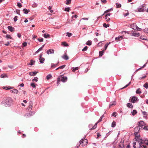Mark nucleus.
Instances as JSON below:
<instances>
[{
	"label": "nucleus",
	"instance_id": "nucleus-1",
	"mask_svg": "<svg viewBox=\"0 0 148 148\" xmlns=\"http://www.w3.org/2000/svg\"><path fill=\"white\" fill-rule=\"evenodd\" d=\"M13 100L12 99L9 97L4 100L1 103V104L5 106H10L12 103Z\"/></svg>",
	"mask_w": 148,
	"mask_h": 148
},
{
	"label": "nucleus",
	"instance_id": "nucleus-2",
	"mask_svg": "<svg viewBox=\"0 0 148 148\" xmlns=\"http://www.w3.org/2000/svg\"><path fill=\"white\" fill-rule=\"evenodd\" d=\"M140 127L138 126H136V127H135L134 130V134L135 136V139L136 140L137 139L136 138H142L141 137H140V135H138V133L140 129Z\"/></svg>",
	"mask_w": 148,
	"mask_h": 148
},
{
	"label": "nucleus",
	"instance_id": "nucleus-3",
	"mask_svg": "<svg viewBox=\"0 0 148 148\" xmlns=\"http://www.w3.org/2000/svg\"><path fill=\"white\" fill-rule=\"evenodd\" d=\"M136 139H137L136 140V141L138 143L139 147L140 148H147V146L144 145V144H145V143H140L139 141V140H145V139H143L142 138H137Z\"/></svg>",
	"mask_w": 148,
	"mask_h": 148
},
{
	"label": "nucleus",
	"instance_id": "nucleus-4",
	"mask_svg": "<svg viewBox=\"0 0 148 148\" xmlns=\"http://www.w3.org/2000/svg\"><path fill=\"white\" fill-rule=\"evenodd\" d=\"M85 137L86 136L84 137V138L82 139L79 141L80 145L82 143V146H84L86 145L88 143L87 140L86 139H84Z\"/></svg>",
	"mask_w": 148,
	"mask_h": 148
},
{
	"label": "nucleus",
	"instance_id": "nucleus-5",
	"mask_svg": "<svg viewBox=\"0 0 148 148\" xmlns=\"http://www.w3.org/2000/svg\"><path fill=\"white\" fill-rule=\"evenodd\" d=\"M130 100L132 103H135L137 101L138 102V99L137 97L135 96H133L130 97Z\"/></svg>",
	"mask_w": 148,
	"mask_h": 148
},
{
	"label": "nucleus",
	"instance_id": "nucleus-6",
	"mask_svg": "<svg viewBox=\"0 0 148 148\" xmlns=\"http://www.w3.org/2000/svg\"><path fill=\"white\" fill-rule=\"evenodd\" d=\"M137 125L139 127L143 128V126L144 125V123L143 121H141L138 123Z\"/></svg>",
	"mask_w": 148,
	"mask_h": 148
},
{
	"label": "nucleus",
	"instance_id": "nucleus-7",
	"mask_svg": "<svg viewBox=\"0 0 148 148\" xmlns=\"http://www.w3.org/2000/svg\"><path fill=\"white\" fill-rule=\"evenodd\" d=\"M130 27L134 30H136L137 26L135 23H133L130 25Z\"/></svg>",
	"mask_w": 148,
	"mask_h": 148
},
{
	"label": "nucleus",
	"instance_id": "nucleus-8",
	"mask_svg": "<svg viewBox=\"0 0 148 148\" xmlns=\"http://www.w3.org/2000/svg\"><path fill=\"white\" fill-rule=\"evenodd\" d=\"M67 79V78L66 77L63 76L61 77V78H60V81H62L63 82H66Z\"/></svg>",
	"mask_w": 148,
	"mask_h": 148
},
{
	"label": "nucleus",
	"instance_id": "nucleus-9",
	"mask_svg": "<svg viewBox=\"0 0 148 148\" xmlns=\"http://www.w3.org/2000/svg\"><path fill=\"white\" fill-rule=\"evenodd\" d=\"M54 51L53 49H50L47 51V53L48 55H49L50 54L54 53Z\"/></svg>",
	"mask_w": 148,
	"mask_h": 148
},
{
	"label": "nucleus",
	"instance_id": "nucleus-10",
	"mask_svg": "<svg viewBox=\"0 0 148 148\" xmlns=\"http://www.w3.org/2000/svg\"><path fill=\"white\" fill-rule=\"evenodd\" d=\"M110 13H107L105 16V19L106 20V21L107 22H109V21L110 20V18H108V19H107L108 16H110Z\"/></svg>",
	"mask_w": 148,
	"mask_h": 148
},
{
	"label": "nucleus",
	"instance_id": "nucleus-11",
	"mask_svg": "<svg viewBox=\"0 0 148 148\" xmlns=\"http://www.w3.org/2000/svg\"><path fill=\"white\" fill-rule=\"evenodd\" d=\"M139 141L142 143H145V145H148V140L147 139H145V140H139Z\"/></svg>",
	"mask_w": 148,
	"mask_h": 148
},
{
	"label": "nucleus",
	"instance_id": "nucleus-12",
	"mask_svg": "<svg viewBox=\"0 0 148 148\" xmlns=\"http://www.w3.org/2000/svg\"><path fill=\"white\" fill-rule=\"evenodd\" d=\"M123 39V36H119L117 37H116L115 38V40H116L117 41H118L120 40L121 39Z\"/></svg>",
	"mask_w": 148,
	"mask_h": 148
},
{
	"label": "nucleus",
	"instance_id": "nucleus-13",
	"mask_svg": "<svg viewBox=\"0 0 148 148\" xmlns=\"http://www.w3.org/2000/svg\"><path fill=\"white\" fill-rule=\"evenodd\" d=\"M29 106H28L27 108V109L29 110V109H32V105L33 103L31 101H30L29 103Z\"/></svg>",
	"mask_w": 148,
	"mask_h": 148
},
{
	"label": "nucleus",
	"instance_id": "nucleus-14",
	"mask_svg": "<svg viewBox=\"0 0 148 148\" xmlns=\"http://www.w3.org/2000/svg\"><path fill=\"white\" fill-rule=\"evenodd\" d=\"M8 30L11 32H14V28L12 27L8 26Z\"/></svg>",
	"mask_w": 148,
	"mask_h": 148
},
{
	"label": "nucleus",
	"instance_id": "nucleus-15",
	"mask_svg": "<svg viewBox=\"0 0 148 148\" xmlns=\"http://www.w3.org/2000/svg\"><path fill=\"white\" fill-rule=\"evenodd\" d=\"M62 58L64 59L67 60L69 59L68 56L66 54H64L62 56Z\"/></svg>",
	"mask_w": 148,
	"mask_h": 148
},
{
	"label": "nucleus",
	"instance_id": "nucleus-16",
	"mask_svg": "<svg viewBox=\"0 0 148 148\" xmlns=\"http://www.w3.org/2000/svg\"><path fill=\"white\" fill-rule=\"evenodd\" d=\"M138 11V12H143L144 9L142 8L141 6H140L138 9H137Z\"/></svg>",
	"mask_w": 148,
	"mask_h": 148
},
{
	"label": "nucleus",
	"instance_id": "nucleus-17",
	"mask_svg": "<svg viewBox=\"0 0 148 148\" xmlns=\"http://www.w3.org/2000/svg\"><path fill=\"white\" fill-rule=\"evenodd\" d=\"M140 35V34L138 33H133L132 34V36H134L135 37H138Z\"/></svg>",
	"mask_w": 148,
	"mask_h": 148
},
{
	"label": "nucleus",
	"instance_id": "nucleus-18",
	"mask_svg": "<svg viewBox=\"0 0 148 148\" xmlns=\"http://www.w3.org/2000/svg\"><path fill=\"white\" fill-rule=\"evenodd\" d=\"M38 72H31L29 73V74L31 76H34Z\"/></svg>",
	"mask_w": 148,
	"mask_h": 148
},
{
	"label": "nucleus",
	"instance_id": "nucleus-19",
	"mask_svg": "<svg viewBox=\"0 0 148 148\" xmlns=\"http://www.w3.org/2000/svg\"><path fill=\"white\" fill-rule=\"evenodd\" d=\"M23 11L24 13L25 14H27L29 12H30L29 10H27L25 8H24L23 9Z\"/></svg>",
	"mask_w": 148,
	"mask_h": 148
},
{
	"label": "nucleus",
	"instance_id": "nucleus-20",
	"mask_svg": "<svg viewBox=\"0 0 148 148\" xmlns=\"http://www.w3.org/2000/svg\"><path fill=\"white\" fill-rule=\"evenodd\" d=\"M59 63V62L58 61V63L56 64H54L53 63H52L51 64V68H54L56 66L58 65V64Z\"/></svg>",
	"mask_w": 148,
	"mask_h": 148
},
{
	"label": "nucleus",
	"instance_id": "nucleus-21",
	"mask_svg": "<svg viewBox=\"0 0 148 148\" xmlns=\"http://www.w3.org/2000/svg\"><path fill=\"white\" fill-rule=\"evenodd\" d=\"M44 37L45 38H50V36L49 34H48L47 33H45L44 34Z\"/></svg>",
	"mask_w": 148,
	"mask_h": 148
},
{
	"label": "nucleus",
	"instance_id": "nucleus-22",
	"mask_svg": "<svg viewBox=\"0 0 148 148\" xmlns=\"http://www.w3.org/2000/svg\"><path fill=\"white\" fill-rule=\"evenodd\" d=\"M116 104V102L115 101H113V102H110L109 105V108H110L111 106L113 105H115Z\"/></svg>",
	"mask_w": 148,
	"mask_h": 148
},
{
	"label": "nucleus",
	"instance_id": "nucleus-23",
	"mask_svg": "<svg viewBox=\"0 0 148 148\" xmlns=\"http://www.w3.org/2000/svg\"><path fill=\"white\" fill-rule=\"evenodd\" d=\"M30 63L29 64H28V65H30L31 66L33 65L34 64L35 62V61H34L32 60H30Z\"/></svg>",
	"mask_w": 148,
	"mask_h": 148
},
{
	"label": "nucleus",
	"instance_id": "nucleus-24",
	"mask_svg": "<svg viewBox=\"0 0 148 148\" xmlns=\"http://www.w3.org/2000/svg\"><path fill=\"white\" fill-rule=\"evenodd\" d=\"M127 107L131 108H133L132 105L130 103H127Z\"/></svg>",
	"mask_w": 148,
	"mask_h": 148
},
{
	"label": "nucleus",
	"instance_id": "nucleus-25",
	"mask_svg": "<svg viewBox=\"0 0 148 148\" xmlns=\"http://www.w3.org/2000/svg\"><path fill=\"white\" fill-rule=\"evenodd\" d=\"M92 43V42L90 40H88V41L86 43V44L88 45H91Z\"/></svg>",
	"mask_w": 148,
	"mask_h": 148
},
{
	"label": "nucleus",
	"instance_id": "nucleus-26",
	"mask_svg": "<svg viewBox=\"0 0 148 148\" xmlns=\"http://www.w3.org/2000/svg\"><path fill=\"white\" fill-rule=\"evenodd\" d=\"M104 116V114H103V115H102L100 117L99 119V120L97 122V123H99L101 121H102V119L103 118Z\"/></svg>",
	"mask_w": 148,
	"mask_h": 148
},
{
	"label": "nucleus",
	"instance_id": "nucleus-27",
	"mask_svg": "<svg viewBox=\"0 0 148 148\" xmlns=\"http://www.w3.org/2000/svg\"><path fill=\"white\" fill-rule=\"evenodd\" d=\"M116 8H119L121 7V4L118 3H116Z\"/></svg>",
	"mask_w": 148,
	"mask_h": 148
},
{
	"label": "nucleus",
	"instance_id": "nucleus-28",
	"mask_svg": "<svg viewBox=\"0 0 148 148\" xmlns=\"http://www.w3.org/2000/svg\"><path fill=\"white\" fill-rule=\"evenodd\" d=\"M45 59L44 58H39V60H40V62L41 63H44V61Z\"/></svg>",
	"mask_w": 148,
	"mask_h": 148
},
{
	"label": "nucleus",
	"instance_id": "nucleus-29",
	"mask_svg": "<svg viewBox=\"0 0 148 148\" xmlns=\"http://www.w3.org/2000/svg\"><path fill=\"white\" fill-rule=\"evenodd\" d=\"M112 10H113V8H111L110 9L107 10H106V11H105L104 12V14H105L106 13L109 12L110 11H112Z\"/></svg>",
	"mask_w": 148,
	"mask_h": 148
},
{
	"label": "nucleus",
	"instance_id": "nucleus-30",
	"mask_svg": "<svg viewBox=\"0 0 148 148\" xmlns=\"http://www.w3.org/2000/svg\"><path fill=\"white\" fill-rule=\"evenodd\" d=\"M137 113V111L136 110H133V111L132 112V115L134 116L135 114Z\"/></svg>",
	"mask_w": 148,
	"mask_h": 148
},
{
	"label": "nucleus",
	"instance_id": "nucleus-31",
	"mask_svg": "<svg viewBox=\"0 0 148 148\" xmlns=\"http://www.w3.org/2000/svg\"><path fill=\"white\" fill-rule=\"evenodd\" d=\"M0 77L1 78H3L5 77H7V76L5 74L3 73L1 75Z\"/></svg>",
	"mask_w": 148,
	"mask_h": 148
},
{
	"label": "nucleus",
	"instance_id": "nucleus-32",
	"mask_svg": "<svg viewBox=\"0 0 148 148\" xmlns=\"http://www.w3.org/2000/svg\"><path fill=\"white\" fill-rule=\"evenodd\" d=\"M116 125V123L114 121H113L112 122L111 125V126L112 127H114Z\"/></svg>",
	"mask_w": 148,
	"mask_h": 148
},
{
	"label": "nucleus",
	"instance_id": "nucleus-33",
	"mask_svg": "<svg viewBox=\"0 0 148 148\" xmlns=\"http://www.w3.org/2000/svg\"><path fill=\"white\" fill-rule=\"evenodd\" d=\"M140 90V88H138L136 91V93L138 94H140L141 93V92Z\"/></svg>",
	"mask_w": 148,
	"mask_h": 148
},
{
	"label": "nucleus",
	"instance_id": "nucleus-34",
	"mask_svg": "<svg viewBox=\"0 0 148 148\" xmlns=\"http://www.w3.org/2000/svg\"><path fill=\"white\" fill-rule=\"evenodd\" d=\"M52 77V76L51 74H49L47 76V77H46L47 79V80H49V79L51 78Z\"/></svg>",
	"mask_w": 148,
	"mask_h": 148
},
{
	"label": "nucleus",
	"instance_id": "nucleus-35",
	"mask_svg": "<svg viewBox=\"0 0 148 148\" xmlns=\"http://www.w3.org/2000/svg\"><path fill=\"white\" fill-rule=\"evenodd\" d=\"M104 50H103L102 51H100L99 52V56L100 57H101L102 56L103 53H104Z\"/></svg>",
	"mask_w": 148,
	"mask_h": 148
},
{
	"label": "nucleus",
	"instance_id": "nucleus-36",
	"mask_svg": "<svg viewBox=\"0 0 148 148\" xmlns=\"http://www.w3.org/2000/svg\"><path fill=\"white\" fill-rule=\"evenodd\" d=\"M38 78L36 77H34V79H33L32 80V81L33 82H37L38 81Z\"/></svg>",
	"mask_w": 148,
	"mask_h": 148
},
{
	"label": "nucleus",
	"instance_id": "nucleus-37",
	"mask_svg": "<svg viewBox=\"0 0 148 148\" xmlns=\"http://www.w3.org/2000/svg\"><path fill=\"white\" fill-rule=\"evenodd\" d=\"M62 45H63L64 46L67 47L68 46V44L65 42H62Z\"/></svg>",
	"mask_w": 148,
	"mask_h": 148
},
{
	"label": "nucleus",
	"instance_id": "nucleus-38",
	"mask_svg": "<svg viewBox=\"0 0 148 148\" xmlns=\"http://www.w3.org/2000/svg\"><path fill=\"white\" fill-rule=\"evenodd\" d=\"M103 26L107 28L109 26V25L108 24H106V23H104L103 24Z\"/></svg>",
	"mask_w": 148,
	"mask_h": 148
},
{
	"label": "nucleus",
	"instance_id": "nucleus-39",
	"mask_svg": "<svg viewBox=\"0 0 148 148\" xmlns=\"http://www.w3.org/2000/svg\"><path fill=\"white\" fill-rule=\"evenodd\" d=\"M143 86L145 88L147 89L148 88V83L146 82L143 85Z\"/></svg>",
	"mask_w": 148,
	"mask_h": 148
},
{
	"label": "nucleus",
	"instance_id": "nucleus-40",
	"mask_svg": "<svg viewBox=\"0 0 148 148\" xmlns=\"http://www.w3.org/2000/svg\"><path fill=\"white\" fill-rule=\"evenodd\" d=\"M71 0H66V5H69L71 3Z\"/></svg>",
	"mask_w": 148,
	"mask_h": 148
},
{
	"label": "nucleus",
	"instance_id": "nucleus-41",
	"mask_svg": "<svg viewBox=\"0 0 148 148\" xmlns=\"http://www.w3.org/2000/svg\"><path fill=\"white\" fill-rule=\"evenodd\" d=\"M31 86L33 88H35L36 85L34 83H31L30 84Z\"/></svg>",
	"mask_w": 148,
	"mask_h": 148
},
{
	"label": "nucleus",
	"instance_id": "nucleus-42",
	"mask_svg": "<svg viewBox=\"0 0 148 148\" xmlns=\"http://www.w3.org/2000/svg\"><path fill=\"white\" fill-rule=\"evenodd\" d=\"M71 69L73 71H75L77 70L78 69V67L75 68L73 67Z\"/></svg>",
	"mask_w": 148,
	"mask_h": 148
},
{
	"label": "nucleus",
	"instance_id": "nucleus-43",
	"mask_svg": "<svg viewBox=\"0 0 148 148\" xmlns=\"http://www.w3.org/2000/svg\"><path fill=\"white\" fill-rule=\"evenodd\" d=\"M70 9L69 7L66 8L64 10L67 12H69Z\"/></svg>",
	"mask_w": 148,
	"mask_h": 148
},
{
	"label": "nucleus",
	"instance_id": "nucleus-44",
	"mask_svg": "<svg viewBox=\"0 0 148 148\" xmlns=\"http://www.w3.org/2000/svg\"><path fill=\"white\" fill-rule=\"evenodd\" d=\"M72 34L71 33L69 32H67L66 33V36L69 37H71L72 35Z\"/></svg>",
	"mask_w": 148,
	"mask_h": 148
},
{
	"label": "nucleus",
	"instance_id": "nucleus-45",
	"mask_svg": "<svg viewBox=\"0 0 148 148\" xmlns=\"http://www.w3.org/2000/svg\"><path fill=\"white\" fill-rule=\"evenodd\" d=\"M117 113L116 112H114L112 114V116L114 117L116 116Z\"/></svg>",
	"mask_w": 148,
	"mask_h": 148
},
{
	"label": "nucleus",
	"instance_id": "nucleus-46",
	"mask_svg": "<svg viewBox=\"0 0 148 148\" xmlns=\"http://www.w3.org/2000/svg\"><path fill=\"white\" fill-rule=\"evenodd\" d=\"M60 78L58 77L57 79V86L59 84L60 82Z\"/></svg>",
	"mask_w": 148,
	"mask_h": 148
},
{
	"label": "nucleus",
	"instance_id": "nucleus-47",
	"mask_svg": "<svg viewBox=\"0 0 148 148\" xmlns=\"http://www.w3.org/2000/svg\"><path fill=\"white\" fill-rule=\"evenodd\" d=\"M38 5L36 3H34L32 5L33 7H37Z\"/></svg>",
	"mask_w": 148,
	"mask_h": 148
},
{
	"label": "nucleus",
	"instance_id": "nucleus-48",
	"mask_svg": "<svg viewBox=\"0 0 148 148\" xmlns=\"http://www.w3.org/2000/svg\"><path fill=\"white\" fill-rule=\"evenodd\" d=\"M4 88L6 90H8L12 88H11V87H10V86H9L8 87L6 86L5 87H4Z\"/></svg>",
	"mask_w": 148,
	"mask_h": 148
},
{
	"label": "nucleus",
	"instance_id": "nucleus-49",
	"mask_svg": "<svg viewBox=\"0 0 148 148\" xmlns=\"http://www.w3.org/2000/svg\"><path fill=\"white\" fill-rule=\"evenodd\" d=\"M88 49V47L87 46H85L82 49V51H85L86 50H87V49Z\"/></svg>",
	"mask_w": 148,
	"mask_h": 148
},
{
	"label": "nucleus",
	"instance_id": "nucleus-50",
	"mask_svg": "<svg viewBox=\"0 0 148 148\" xmlns=\"http://www.w3.org/2000/svg\"><path fill=\"white\" fill-rule=\"evenodd\" d=\"M18 92V90L16 89H14V93L17 94Z\"/></svg>",
	"mask_w": 148,
	"mask_h": 148
},
{
	"label": "nucleus",
	"instance_id": "nucleus-51",
	"mask_svg": "<svg viewBox=\"0 0 148 148\" xmlns=\"http://www.w3.org/2000/svg\"><path fill=\"white\" fill-rule=\"evenodd\" d=\"M131 83V82H130L128 84H127L125 86H124L123 88L121 89H124V88H125L127 87L128 86L130 85V84Z\"/></svg>",
	"mask_w": 148,
	"mask_h": 148
},
{
	"label": "nucleus",
	"instance_id": "nucleus-52",
	"mask_svg": "<svg viewBox=\"0 0 148 148\" xmlns=\"http://www.w3.org/2000/svg\"><path fill=\"white\" fill-rule=\"evenodd\" d=\"M66 66V65H64L62 66H60V67H59V68L60 69H62L63 68H64Z\"/></svg>",
	"mask_w": 148,
	"mask_h": 148
},
{
	"label": "nucleus",
	"instance_id": "nucleus-53",
	"mask_svg": "<svg viewBox=\"0 0 148 148\" xmlns=\"http://www.w3.org/2000/svg\"><path fill=\"white\" fill-rule=\"evenodd\" d=\"M17 6L19 8H21L22 7L21 4V3L18 2L17 3Z\"/></svg>",
	"mask_w": 148,
	"mask_h": 148
},
{
	"label": "nucleus",
	"instance_id": "nucleus-54",
	"mask_svg": "<svg viewBox=\"0 0 148 148\" xmlns=\"http://www.w3.org/2000/svg\"><path fill=\"white\" fill-rule=\"evenodd\" d=\"M38 40L40 42H42L43 41V39L42 38H38Z\"/></svg>",
	"mask_w": 148,
	"mask_h": 148
},
{
	"label": "nucleus",
	"instance_id": "nucleus-55",
	"mask_svg": "<svg viewBox=\"0 0 148 148\" xmlns=\"http://www.w3.org/2000/svg\"><path fill=\"white\" fill-rule=\"evenodd\" d=\"M6 37L7 38H10V39H12V37H11L10 35H6Z\"/></svg>",
	"mask_w": 148,
	"mask_h": 148
},
{
	"label": "nucleus",
	"instance_id": "nucleus-56",
	"mask_svg": "<svg viewBox=\"0 0 148 148\" xmlns=\"http://www.w3.org/2000/svg\"><path fill=\"white\" fill-rule=\"evenodd\" d=\"M144 32L145 33H148V28H146L144 30Z\"/></svg>",
	"mask_w": 148,
	"mask_h": 148
},
{
	"label": "nucleus",
	"instance_id": "nucleus-57",
	"mask_svg": "<svg viewBox=\"0 0 148 148\" xmlns=\"http://www.w3.org/2000/svg\"><path fill=\"white\" fill-rule=\"evenodd\" d=\"M136 142H134L133 143V147L134 148H136Z\"/></svg>",
	"mask_w": 148,
	"mask_h": 148
},
{
	"label": "nucleus",
	"instance_id": "nucleus-58",
	"mask_svg": "<svg viewBox=\"0 0 148 148\" xmlns=\"http://www.w3.org/2000/svg\"><path fill=\"white\" fill-rule=\"evenodd\" d=\"M17 18H18L17 16H15L14 17V21L15 22H16V21H17Z\"/></svg>",
	"mask_w": 148,
	"mask_h": 148
},
{
	"label": "nucleus",
	"instance_id": "nucleus-59",
	"mask_svg": "<svg viewBox=\"0 0 148 148\" xmlns=\"http://www.w3.org/2000/svg\"><path fill=\"white\" fill-rule=\"evenodd\" d=\"M42 49L41 48H40L36 52V53H38L40 51L42 50Z\"/></svg>",
	"mask_w": 148,
	"mask_h": 148
},
{
	"label": "nucleus",
	"instance_id": "nucleus-60",
	"mask_svg": "<svg viewBox=\"0 0 148 148\" xmlns=\"http://www.w3.org/2000/svg\"><path fill=\"white\" fill-rule=\"evenodd\" d=\"M142 112L143 113V115H146L147 114V112L145 111H142Z\"/></svg>",
	"mask_w": 148,
	"mask_h": 148
},
{
	"label": "nucleus",
	"instance_id": "nucleus-61",
	"mask_svg": "<svg viewBox=\"0 0 148 148\" xmlns=\"http://www.w3.org/2000/svg\"><path fill=\"white\" fill-rule=\"evenodd\" d=\"M140 38L141 39L143 40H146V39L143 36H141L140 37Z\"/></svg>",
	"mask_w": 148,
	"mask_h": 148
},
{
	"label": "nucleus",
	"instance_id": "nucleus-62",
	"mask_svg": "<svg viewBox=\"0 0 148 148\" xmlns=\"http://www.w3.org/2000/svg\"><path fill=\"white\" fill-rule=\"evenodd\" d=\"M144 129L145 130H148V125L145 126L144 127Z\"/></svg>",
	"mask_w": 148,
	"mask_h": 148
},
{
	"label": "nucleus",
	"instance_id": "nucleus-63",
	"mask_svg": "<svg viewBox=\"0 0 148 148\" xmlns=\"http://www.w3.org/2000/svg\"><path fill=\"white\" fill-rule=\"evenodd\" d=\"M27 43L26 42H24L23 43V45L24 47H26L27 45Z\"/></svg>",
	"mask_w": 148,
	"mask_h": 148
},
{
	"label": "nucleus",
	"instance_id": "nucleus-64",
	"mask_svg": "<svg viewBox=\"0 0 148 148\" xmlns=\"http://www.w3.org/2000/svg\"><path fill=\"white\" fill-rule=\"evenodd\" d=\"M74 17L75 18H76L77 17V15H74L73 16H72V18H73Z\"/></svg>",
	"mask_w": 148,
	"mask_h": 148
}]
</instances>
